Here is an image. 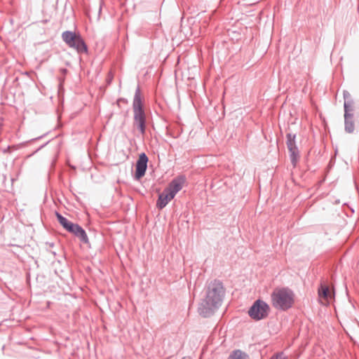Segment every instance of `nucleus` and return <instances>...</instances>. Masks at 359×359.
I'll use <instances>...</instances> for the list:
<instances>
[{"label": "nucleus", "instance_id": "11", "mask_svg": "<svg viewBox=\"0 0 359 359\" xmlns=\"http://www.w3.org/2000/svg\"><path fill=\"white\" fill-rule=\"evenodd\" d=\"M67 231L76 235L81 241L88 243V236L85 231L78 224H72Z\"/></svg>", "mask_w": 359, "mask_h": 359}, {"label": "nucleus", "instance_id": "5", "mask_svg": "<svg viewBox=\"0 0 359 359\" xmlns=\"http://www.w3.org/2000/svg\"><path fill=\"white\" fill-rule=\"evenodd\" d=\"M269 306L262 300H257L250 309L249 316L255 320H261L268 316Z\"/></svg>", "mask_w": 359, "mask_h": 359}, {"label": "nucleus", "instance_id": "14", "mask_svg": "<svg viewBox=\"0 0 359 359\" xmlns=\"http://www.w3.org/2000/svg\"><path fill=\"white\" fill-rule=\"evenodd\" d=\"M287 146L289 150H292L294 148L297 147L294 142L295 136L292 135L291 134H288L287 135Z\"/></svg>", "mask_w": 359, "mask_h": 359}, {"label": "nucleus", "instance_id": "16", "mask_svg": "<svg viewBox=\"0 0 359 359\" xmlns=\"http://www.w3.org/2000/svg\"><path fill=\"white\" fill-rule=\"evenodd\" d=\"M271 359H285V358L283 357V355L279 354V355L273 356Z\"/></svg>", "mask_w": 359, "mask_h": 359}, {"label": "nucleus", "instance_id": "8", "mask_svg": "<svg viewBox=\"0 0 359 359\" xmlns=\"http://www.w3.org/2000/svg\"><path fill=\"white\" fill-rule=\"evenodd\" d=\"M318 297L320 304L327 305L334 299V293L329 286L322 284L318 289Z\"/></svg>", "mask_w": 359, "mask_h": 359}, {"label": "nucleus", "instance_id": "15", "mask_svg": "<svg viewBox=\"0 0 359 359\" xmlns=\"http://www.w3.org/2000/svg\"><path fill=\"white\" fill-rule=\"evenodd\" d=\"M289 151L290 153V158H291L292 163L294 165L299 158L298 149L297 147H295L292 150H289Z\"/></svg>", "mask_w": 359, "mask_h": 359}, {"label": "nucleus", "instance_id": "13", "mask_svg": "<svg viewBox=\"0 0 359 359\" xmlns=\"http://www.w3.org/2000/svg\"><path fill=\"white\" fill-rule=\"evenodd\" d=\"M229 359H249L248 355L241 351H234Z\"/></svg>", "mask_w": 359, "mask_h": 359}, {"label": "nucleus", "instance_id": "1", "mask_svg": "<svg viewBox=\"0 0 359 359\" xmlns=\"http://www.w3.org/2000/svg\"><path fill=\"white\" fill-rule=\"evenodd\" d=\"M224 294L222 284L214 280L208 286L207 296L199 307L200 313L207 317L221 304Z\"/></svg>", "mask_w": 359, "mask_h": 359}, {"label": "nucleus", "instance_id": "9", "mask_svg": "<svg viewBox=\"0 0 359 359\" xmlns=\"http://www.w3.org/2000/svg\"><path fill=\"white\" fill-rule=\"evenodd\" d=\"M185 178L184 177H178L172 180L166 187L167 191H170L174 196L180 191L184 187Z\"/></svg>", "mask_w": 359, "mask_h": 359}, {"label": "nucleus", "instance_id": "4", "mask_svg": "<svg viewBox=\"0 0 359 359\" xmlns=\"http://www.w3.org/2000/svg\"><path fill=\"white\" fill-rule=\"evenodd\" d=\"M62 39L69 46L75 48L79 53H86L87 51L85 43L80 36L76 33L65 32L62 34Z\"/></svg>", "mask_w": 359, "mask_h": 359}, {"label": "nucleus", "instance_id": "7", "mask_svg": "<svg viewBox=\"0 0 359 359\" xmlns=\"http://www.w3.org/2000/svg\"><path fill=\"white\" fill-rule=\"evenodd\" d=\"M148 158L144 153L140 154L138 160L136 163V169L135 177L137 180L142 178L146 172L147 168Z\"/></svg>", "mask_w": 359, "mask_h": 359}, {"label": "nucleus", "instance_id": "10", "mask_svg": "<svg viewBox=\"0 0 359 359\" xmlns=\"http://www.w3.org/2000/svg\"><path fill=\"white\" fill-rule=\"evenodd\" d=\"M175 196L170 191H167V189L165 188L164 191L159 194L156 206L159 209L163 208Z\"/></svg>", "mask_w": 359, "mask_h": 359}, {"label": "nucleus", "instance_id": "2", "mask_svg": "<svg viewBox=\"0 0 359 359\" xmlns=\"http://www.w3.org/2000/svg\"><path fill=\"white\" fill-rule=\"evenodd\" d=\"M271 299L276 308L287 309L294 303V294L287 288H277L273 292Z\"/></svg>", "mask_w": 359, "mask_h": 359}, {"label": "nucleus", "instance_id": "3", "mask_svg": "<svg viewBox=\"0 0 359 359\" xmlns=\"http://www.w3.org/2000/svg\"><path fill=\"white\" fill-rule=\"evenodd\" d=\"M134 111V126L137 127L140 133L144 135L145 133V114L142 109V104L140 90L135 93L133 101Z\"/></svg>", "mask_w": 359, "mask_h": 359}, {"label": "nucleus", "instance_id": "12", "mask_svg": "<svg viewBox=\"0 0 359 359\" xmlns=\"http://www.w3.org/2000/svg\"><path fill=\"white\" fill-rule=\"evenodd\" d=\"M56 217L57 218L58 222L60 224L66 229L68 230V229L70 227V226L73 224L72 222H69L67 219L62 216L59 213H56Z\"/></svg>", "mask_w": 359, "mask_h": 359}, {"label": "nucleus", "instance_id": "6", "mask_svg": "<svg viewBox=\"0 0 359 359\" xmlns=\"http://www.w3.org/2000/svg\"><path fill=\"white\" fill-rule=\"evenodd\" d=\"M345 130L348 133L354 132L355 128V115L353 106L349 103H344Z\"/></svg>", "mask_w": 359, "mask_h": 359}]
</instances>
